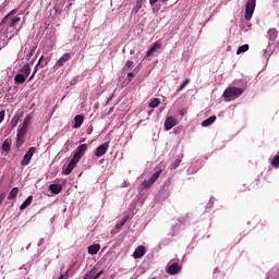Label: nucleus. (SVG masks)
Returning <instances> with one entry per match:
<instances>
[{
    "label": "nucleus",
    "mask_w": 279,
    "mask_h": 279,
    "mask_svg": "<svg viewBox=\"0 0 279 279\" xmlns=\"http://www.w3.org/2000/svg\"><path fill=\"white\" fill-rule=\"evenodd\" d=\"M27 80V76H24L23 74H16L14 77L15 84H25V81Z\"/></svg>",
    "instance_id": "4be33fe9"
},
{
    "label": "nucleus",
    "mask_w": 279,
    "mask_h": 279,
    "mask_svg": "<svg viewBox=\"0 0 279 279\" xmlns=\"http://www.w3.org/2000/svg\"><path fill=\"white\" fill-rule=\"evenodd\" d=\"M25 134H27V126L22 125L16 135L17 145H23V138H25Z\"/></svg>",
    "instance_id": "9b49d317"
},
{
    "label": "nucleus",
    "mask_w": 279,
    "mask_h": 279,
    "mask_svg": "<svg viewBox=\"0 0 279 279\" xmlns=\"http://www.w3.org/2000/svg\"><path fill=\"white\" fill-rule=\"evenodd\" d=\"M128 77H135V75L133 74V72H129Z\"/></svg>",
    "instance_id": "79ce46f5"
},
{
    "label": "nucleus",
    "mask_w": 279,
    "mask_h": 279,
    "mask_svg": "<svg viewBox=\"0 0 279 279\" xmlns=\"http://www.w3.org/2000/svg\"><path fill=\"white\" fill-rule=\"evenodd\" d=\"M178 125V120L173 117H167L165 121V130L169 132V130H173Z\"/></svg>",
    "instance_id": "6e6552de"
},
{
    "label": "nucleus",
    "mask_w": 279,
    "mask_h": 279,
    "mask_svg": "<svg viewBox=\"0 0 279 279\" xmlns=\"http://www.w3.org/2000/svg\"><path fill=\"white\" fill-rule=\"evenodd\" d=\"M134 66V61H126L124 65V71H130Z\"/></svg>",
    "instance_id": "f704fd0d"
},
{
    "label": "nucleus",
    "mask_w": 279,
    "mask_h": 279,
    "mask_svg": "<svg viewBox=\"0 0 279 279\" xmlns=\"http://www.w3.org/2000/svg\"><path fill=\"white\" fill-rule=\"evenodd\" d=\"M148 106L149 108H158L160 106V98H154Z\"/></svg>",
    "instance_id": "c85d7f7f"
},
{
    "label": "nucleus",
    "mask_w": 279,
    "mask_h": 279,
    "mask_svg": "<svg viewBox=\"0 0 279 279\" xmlns=\"http://www.w3.org/2000/svg\"><path fill=\"white\" fill-rule=\"evenodd\" d=\"M241 95H243V88L228 87L223 92L222 97H225V99H227V101H232V100L236 99L238 97H241Z\"/></svg>",
    "instance_id": "f03ea898"
},
{
    "label": "nucleus",
    "mask_w": 279,
    "mask_h": 279,
    "mask_svg": "<svg viewBox=\"0 0 279 279\" xmlns=\"http://www.w3.org/2000/svg\"><path fill=\"white\" fill-rule=\"evenodd\" d=\"M19 12V9H13L10 13H8L1 21V25H8L9 27H16V23H21V17L15 16L12 17L14 14Z\"/></svg>",
    "instance_id": "f257e3e1"
},
{
    "label": "nucleus",
    "mask_w": 279,
    "mask_h": 279,
    "mask_svg": "<svg viewBox=\"0 0 279 279\" xmlns=\"http://www.w3.org/2000/svg\"><path fill=\"white\" fill-rule=\"evenodd\" d=\"M245 51H250V45L245 44L238 48L236 56H241V53H245Z\"/></svg>",
    "instance_id": "b1692460"
},
{
    "label": "nucleus",
    "mask_w": 279,
    "mask_h": 279,
    "mask_svg": "<svg viewBox=\"0 0 279 279\" xmlns=\"http://www.w3.org/2000/svg\"><path fill=\"white\" fill-rule=\"evenodd\" d=\"M5 199V193L0 194V206L3 204V201Z\"/></svg>",
    "instance_id": "ea45409f"
},
{
    "label": "nucleus",
    "mask_w": 279,
    "mask_h": 279,
    "mask_svg": "<svg viewBox=\"0 0 279 279\" xmlns=\"http://www.w3.org/2000/svg\"><path fill=\"white\" fill-rule=\"evenodd\" d=\"M86 141V138H83V140H81V143H84Z\"/></svg>",
    "instance_id": "09e8293b"
},
{
    "label": "nucleus",
    "mask_w": 279,
    "mask_h": 279,
    "mask_svg": "<svg viewBox=\"0 0 279 279\" xmlns=\"http://www.w3.org/2000/svg\"><path fill=\"white\" fill-rule=\"evenodd\" d=\"M271 167H274V169H278L279 168V155H276L271 161H270Z\"/></svg>",
    "instance_id": "c756f323"
},
{
    "label": "nucleus",
    "mask_w": 279,
    "mask_h": 279,
    "mask_svg": "<svg viewBox=\"0 0 279 279\" xmlns=\"http://www.w3.org/2000/svg\"><path fill=\"white\" fill-rule=\"evenodd\" d=\"M77 160L72 159L70 160L69 165L66 166V168L63 170V175H71V173L73 172V170L75 169L76 165H77Z\"/></svg>",
    "instance_id": "9d476101"
},
{
    "label": "nucleus",
    "mask_w": 279,
    "mask_h": 279,
    "mask_svg": "<svg viewBox=\"0 0 279 279\" xmlns=\"http://www.w3.org/2000/svg\"><path fill=\"white\" fill-rule=\"evenodd\" d=\"M145 0H136L135 7L132 9V14H138L141 8H143V2Z\"/></svg>",
    "instance_id": "aec40b11"
},
{
    "label": "nucleus",
    "mask_w": 279,
    "mask_h": 279,
    "mask_svg": "<svg viewBox=\"0 0 279 279\" xmlns=\"http://www.w3.org/2000/svg\"><path fill=\"white\" fill-rule=\"evenodd\" d=\"M215 121H217V116H211L202 122V126L209 128V125H213V123H215Z\"/></svg>",
    "instance_id": "a211bd4d"
},
{
    "label": "nucleus",
    "mask_w": 279,
    "mask_h": 279,
    "mask_svg": "<svg viewBox=\"0 0 279 279\" xmlns=\"http://www.w3.org/2000/svg\"><path fill=\"white\" fill-rule=\"evenodd\" d=\"M167 1H169V0H161V3H167Z\"/></svg>",
    "instance_id": "a18cd8bd"
},
{
    "label": "nucleus",
    "mask_w": 279,
    "mask_h": 279,
    "mask_svg": "<svg viewBox=\"0 0 279 279\" xmlns=\"http://www.w3.org/2000/svg\"><path fill=\"white\" fill-rule=\"evenodd\" d=\"M5 119V110L0 111V123H3V120Z\"/></svg>",
    "instance_id": "4c0bfd02"
},
{
    "label": "nucleus",
    "mask_w": 279,
    "mask_h": 279,
    "mask_svg": "<svg viewBox=\"0 0 279 279\" xmlns=\"http://www.w3.org/2000/svg\"><path fill=\"white\" fill-rule=\"evenodd\" d=\"M41 66V69H45V66H47V63H45V65H40Z\"/></svg>",
    "instance_id": "49530a36"
},
{
    "label": "nucleus",
    "mask_w": 279,
    "mask_h": 279,
    "mask_svg": "<svg viewBox=\"0 0 279 279\" xmlns=\"http://www.w3.org/2000/svg\"><path fill=\"white\" fill-rule=\"evenodd\" d=\"M34 154H36V147H31L21 161L22 167H27V165H29Z\"/></svg>",
    "instance_id": "39448f33"
},
{
    "label": "nucleus",
    "mask_w": 279,
    "mask_h": 279,
    "mask_svg": "<svg viewBox=\"0 0 279 279\" xmlns=\"http://www.w3.org/2000/svg\"><path fill=\"white\" fill-rule=\"evenodd\" d=\"M104 274V270L99 271V268H95L94 279H99V277Z\"/></svg>",
    "instance_id": "c9c22d12"
},
{
    "label": "nucleus",
    "mask_w": 279,
    "mask_h": 279,
    "mask_svg": "<svg viewBox=\"0 0 279 279\" xmlns=\"http://www.w3.org/2000/svg\"><path fill=\"white\" fill-rule=\"evenodd\" d=\"M128 221V218L126 217H123L121 222L116 225V229L117 230H120V228H123V226H125V222Z\"/></svg>",
    "instance_id": "72a5a7b5"
},
{
    "label": "nucleus",
    "mask_w": 279,
    "mask_h": 279,
    "mask_svg": "<svg viewBox=\"0 0 279 279\" xmlns=\"http://www.w3.org/2000/svg\"><path fill=\"white\" fill-rule=\"evenodd\" d=\"M29 123H32V116H27L24 119V122H23L24 128H29Z\"/></svg>",
    "instance_id": "473e14b6"
},
{
    "label": "nucleus",
    "mask_w": 279,
    "mask_h": 279,
    "mask_svg": "<svg viewBox=\"0 0 279 279\" xmlns=\"http://www.w3.org/2000/svg\"><path fill=\"white\" fill-rule=\"evenodd\" d=\"M268 38L269 40H276V38H278V31L276 28H270L268 31Z\"/></svg>",
    "instance_id": "5701e85b"
},
{
    "label": "nucleus",
    "mask_w": 279,
    "mask_h": 279,
    "mask_svg": "<svg viewBox=\"0 0 279 279\" xmlns=\"http://www.w3.org/2000/svg\"><path fill=\"white\" fill-rule=\"evenodd\" d=\"M101 250V246L99 244H94L88 246V254L95 255L97 252Z\"/></svg>",
    "instance_id": "412c9836"
},
{
    "label": "nucleus",
    "mask_w": 279,
    "mask_h": 279,
    "mask_svg": "<svg viewBox=\"0 0 279 279\" xmlns=\"http://www.w3.org/2000/svg\"><path fill=\"white\" fill-rule=\"evenodd\" d=\"M161 48H162V44H160V41L154 43L151 48L147 51L146 58H151V56H154V53H156V51H158V49H161Z\"/></svg>",
    "instance_id": "f8f14e48"
},
{
    "label": "nucleus",
    "mask_w": 279,
    "mask_h": 279,
    "mask_svg": "<svg viewBox=\"0 0 279 279\" xmlns=\"http://www.w3.org/2000/svg\"><path fill=\"white\" fill-rule=\"evenodd\" d=\"M36 46H32L31 47V50H29V52L26 54V60L27 61H29V60H32V57L34 56V53L36 52Z\"/></svg>",
    "instance_id": "2f4dec72"
},
{
    "label": "nucleus",
    "mask_w": 279,
    "mask_h": 279,
    "mask_svg": "<svg viewBox=\"0 0 279 279\" xmlns=\"http://www.w3.org/2000/svg\"><path fill=\"white\" fill-rule=\"evenodd\" d=\"M82 123H84V116L77 114L74 118V129L82 128Z\"/></svg>",
    "instance_id": "f3484780"
},
{
    "label": "nucleus",
    "mask_w": 279,
    "mask_h": 279,
    "mask_svg": "<svg viewBox=\"0 0 279 279\" xmlns=\"http://www.w3.org/2000/svg\"><path fill=\"white\" fill-rule=\"evenodd\" d=\"M49 191H51V193L53 195H60V193H62V185L61 184H50Z\"/></svg>",
    "instance_id": "2eb2a0df"
},
{
    "label": "nucleus",
    "mask_w": 279,
    "mask_h": 279,
    "mask_svg": "<svg viewBox=\"0 0 279 279\" xmlns=\"http://www.w3.org/2000/svg\"><path fill=\"white\" fill-rule=\"evenodd\" d=\"M112 110H114V107H111V108H110V112H112Z\"/></svg>",
    "instance_id": "de8ad7c7"
},
{
    "label": "nucleus",
    "mask_w": 279,
    "mask_h": 279,
    "mask_svg": "<svg viewBox=\"0 0 279 279\" xmlns=\"http://www.w3.org/2000/svg\"><path fill=\"white\" fill-rule=\"evenodd\" d=\"M93 133V126H90V129H88L87 134H92Z\"/></svg>",
    "instance_id": "37998d69"
},
{
    "label": "nucleus",
    "mask_w": 279,
    "mask_h": 279,
    "mask_svg": "<svg viewBox=\"0 0 279 279\" xmlns=\"http://www.w3.org/2000/svg\"><path fill=\"white\" fill-rule=\"evenodd\" d=\"M189 84H191V78H186L181 85L180 87L177 89V93H180L182 90H184L186 88V86H189Z\"/></svg>",
    "instance_id": "cd10ccee"
},
{
    "label": "nucleus",
    "mask_w": 279,
    "mask_h": 279,
    "mask_svg": "<svg viewBox=\"0 0 279 279\" xmlns=\"http://www.w3.org/2000/svg\"><path fill=\"white\" fill-rule=\"evenodd\" d=\"M43 56L39 58L37 64L35 65V70L33 72V74L31 75L28 82H32V80H34V75H36V73L38 72V66H40L41 62H43Z\"/></svg>",
    "instance_id": "393cba45"
},
{
    "label": "nucleus",
    "mask_w": 279,
    "mask_h": 279,
    "mask_svg": "<svg viewBox=\"0 0 279 279\" xmlns=\"http://www.w3.org/2000/svg\"><path fill=\"white\" fill-rule=\"evenodd\" d=\"M11 125H12V128H16V125H19V117H14L11 120Z\"/></svg>",
    "instance_id": "e433bc0d"
},
{
    "label": "nucleus",
    "mask_w": 279,
    "mask_h": 279,
    "mask_svg": "<svg viewBox=\"0 0 279 279\" xmlns=\"http://www.w3.org/2000/svg\"><path fill=\"white\" fill-rule=\"evenodd\" d=\"M12 147V142L10 140H5L2 144V150L9 151Z\"/></svg>",
    "instance_id": "bb28decb"
},
{
    "label": "nucleus",
    "mask_w": 279,
    "mask_h": 279,
    "mask_svg": "<svg viewBox=\"0 0 279 279\" xmlns=\"http://www.w3.org/2000/svg\"><path fill=\"white\" fill-rule=\"evenodd\" d=\"M109 147L110 145L108 144V142L101 144L96 148L95 156H97V158H101V156H105V154L108 151Z\"/></svg>",
    "instance_id": "1a4fd4ad"
},
{
    "label": "nucleus",
    "mask_w": 279,
    "mask_h": 279,
    "mask_svg": "<svg viewBox=\"0 0 279 279\" xmlns=\"http://www.w3.org/2000/svg\"><path fill=\"white\" fill-rule=\"evenodd\" d=\"M187 110H186V108H183V109H181L180 111H179V114L181 116V117H185V114H187Z\"/></svg>",
    "instance_id": "58836bf2"
},
{
    "label": "nucleus",
    "mask_w": 279,
    "mask_h": 279,
    "mask_svg": "<svg viewBox=\"0 0 279 279\" xmlns=\"http://www.w3.org/2000/svg\"><path fill=\"white\" fill-rule=\"evenodd\" d=\"M112 97H114V95H111L108 99V101L112 100Z\"/></svg>",
    "instance_id": "c03bdc74"
},
{
    "label": "nucleus",
    "mask_w": 279,
    "mask_h": 279,
    "mask_svg": "<svg viewBox=\"0 0 279 279\" xmlns=\"http://www.w3.org/2000/svg\"><path fill=\"white\" fill-rule=\"evenodd\" d=\"M146 248L143 245H140L133 253V258H143L145 256Z\"/></svg>",
    "instance_id": "ddd939ff"
},
{
    "label": "nucleus",
    "mask_w": 279,
    "mask_h": 279,
    "mask_svg": "<svg viewBox=\"0 0 279 279\" xmlns=\"http://www.w3.org/2000/svg\"><path fill=\"white\" fill-rule=\"evenodd\" d=\"M155 3H158V0H149L150 5H155Z\"/></svg>",
    "instance_id": "a19ab883"
},
{
    "label": "nucleus",
    "mask_w": 279,
    "mask_h": 279,
    "mask_svg": "<svg viewBox=\"0 0 279 279\" xmlns=\"http://www.w3.org/2000/svg\"><path fill=\"white\" fill-rule=\"evenodd\" d=\"M32 202H34V196H28L20 206V210H25V208H27V206H29L32 204Z\"/></svg>",
    "instance_id": "6ab92c4d"
},
{
    "label": "nucleus",
    "mask_w": 279,
    "mask_h": 279,
    "mask_svg": "<svg viewBox=\"0 0 279 279\" xmlns=\"http://www.w3.org/2000/svg\"><path fill=\"white\" fill-rule=\"evenodd\" d=\"M29 73H32V68L29 66V63H26L20 70V75H24L26 77H29Z\"/></svg>",
    "instance_id": "dca6fc26"
},
{
    "label": "nucleus",
    "mask_w": 279,
    "mask_h": 279,
    "mask_svg": "<svg viewBox=\"0 0 279 279\" xmlns=\"http://www.w3.org/2000/svg\"><path fill=\"white\" fill-rule=\"evenodd\" d=\"M178 165H180V160H177V167H178Z\"/></svg>",
    "instance_id": "8fccbe9b"
},
{
    "label": "nucleus",
    "mask_w": 279,
    "mask_h": 279,
    "mask_svg": "<svg viewBox=\"0 0 279 279\" xmlns=\"http://www.w3.org/2000/svg\"><path fill=\"white\" fill-rule=\"evenodd\" d=\"M254 10H256V0H247L244 15L245 21H252Z\"/></svg>",
    "instance_id": "7ed1b4c3"
},
{
    "label": "nucleus",
    "mask_w": 279,
    "mask_h": 279,
    "mask_svg": "<svg viewBox=\"0 0 279 279\" xmlns=\"http://www.w3.org/2000/svg\"><path fill=\"white\" fill-rule=\"evenodd\" d=\"M87 149H88V145L87 144L80 145L76 148V153L74 154V156L72 158L80 162V160H82V156H84V154H86Z\"/></svg>",
    "instance_id": "423d86ee"
},
{
    "label": "nucleus",
    "mask_w": 279,
    "mask_h": 279,
    "mask_svg": "<svg viewBox=\"0 0 279 279\" xmlns=\"http://www.w3.org/2000/svg\"><path fill=\"white\" fill-rule=\"evenodd\" d=\"M95 269H96V266L93 267L85 276L83 279H95Z\"/></svg>",
    "instance_id": "7c9ffc66"
},
{
    "label": "nucleus",
    "mask_w": 279,
    "mask_h": 279,
    "mask_svg": "<svg viewBox=\"0 0 279 279\" xmlns=\"http://www.w3.org/2000/svg\"><path fill=\"white\" fill-rule=\"evenodd\" d=\"M180 271H182V266L178 263H172L167 268V274H169V276H178Z\"/></svg>",
    "instance_id": "0eeeda50"
},
{
    "label": "nucleus",
    "mask_w": 279,
    "mask_h": 279,
    "mask_svg": "<svg viewBox=\"0 0 279 279\" xmlns=\"http://www.w3.org/2000/svg\"><path fill=\"white\" fill-rule=\"evenodd\" d=\"M71 60V53H64L58 61L57 66H64Z\"/></svg>",
    "instance_id": "4468645a"
},
{
    "label": "nucleus",
    "mask_w": 279,
    "mask_h": 279,
    "mask_svg": "<svg viewBox=\"0 0 279 279\" xmlns=\"http://www.w3.org/2000/svg\"><path fill=\"white\" fill-rule=\"evenodd\" d=\"M16 195H19V187H13L8 195V199H15Z\"/></svg>",
    "instance_id": "a878e982"
},
{
    "label": "nucleus",
    "mask_w": 279,
    "mask_h": 279,
    "mask_svg": "<svg viewBox=\"0 0 279 279\" xmlns=\"http://www.w3.org/2000/svg\"><path fill=\"white\" fill-rule=\"evenodd\" d=\"M160 173H162V170H159L157 172H155L149 180H145L141 186L142 189H151V186H154V183L158 180V178H160Z\"/></svg>",
    "instance_id": "20e7f679"
}]
</instances>
